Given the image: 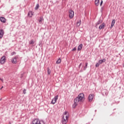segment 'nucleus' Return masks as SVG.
I'll return each mask as SVG.
<instances>
[{
  "mask_svg": "<svg viewBox=\"0 0 124 124\" xmlns=\"http://www.w3.org/2000/svg\"><path fill=\"white\" fill-rule=\"evenodd\" d=\"M85 101V95L83 93H80L78 97L74 99V103L73 107L75 108L78 105H79L81 103Z\"/></svg>",
  "mask_w": 124,
  "mask_h": 124,
  "instance_id": "1",
  "label": "nucleus"
},
{
  "mask_svg": "<svg viewBox=\"0 0 124 124\" xmlns=\"http://www.w3.org/2000/svg\"><path fill=\"white\" fill-rule=\"evenodd\" d=\"M68 118H69V113L67 111H65L63 114V117L62 118V124H67V122H68Z\"/></svg>",
  "mask_w": 124,
  "mask_h": 124,
  "instance_id": "2",
  "label": "nucleus"
},
{
  "mask_svg": "<svg viewBox=\"0 0 124 124\" xmlns=\"http://www.w3.org/2000/svg\"><path fill=\"white\" fill-rule=\"evenodd\" d=\"M32 124H45V123L44 121L36 119L32 121Z\"/></svg>",
  "mask_w": 124,
  "mask_h": 124,
  "instance_id": "3",
  "label": "nucleus"
},
{
  "mask_svg": "<svg viewBox=\"0 0 124 124\" xmlns=\"http://www.w3.org/2000/svg\"><path fill=\"white\" fill-rule=\"evenodd\" d=\"M69 17L70 19H72L74 17V11L72 10H69Z\"/></svg>",
  "mask_w": 124,
  "mask_h": 124,
  "instance_id": "4",
  "label": "nucleus"
},
{
  "mask_svg": "<svg viewBox=\"0 0 124 124\" xmlns=\"http://www.w3.org/2000/svg\"><path fill=\"white\" fill-rule=\"evenodd\" d=\"M6 57L5 56H3L0 60V63L1 64H3L4 63H5V62H6Z\"/></svg>",
  "mask_w": 124,
  "mask_h": 124,
  "instance_id": "5",
  "label": "nucleus"
},
{
  "mask_svg": "<svg viewBox=\"0 0 124 124\" xmlns=\"http://www.w3.org/2000/svg\"><path fill=\"white\" fill-rule=\"evenodd\" d=\"M18 59V56H16L15 57H14L11 60V62L12 63H17V59Z\"/></svg>",
  "mask_w": 124,
  "mask_h": 124,
  "instance_id": "6",
  "label": "nucleus"
},
{
  "mask_svg": "<svg viewBox=\"0 0 124 124\" xmlns=\"http://www.w3.org/2000/svg\"><path fill=\"white\" fill-rule=\"evenodd\" d=\"M58 97H59V96L57 95V96H55L54 98H53V99L51 101L52 104H55V103H56V102H57V100H58Z\"/></svg>",
  "mask_w": 124,
  "mask_h": 124,
  "instance_id": "7",
  "label": "nucleus"
},
{
  "mask_svg": "<svg viewBox=\"0 0 124 124\" xmlns=\"http://www.w3.org/2000/svg\"><path fill=\"white\" fill-rule=\"evenodd\" d=\"M93 96H94V95H93V94H90L88 97L89 101H90V102L93 101Z\"/></svg>",
  "mask_w": 124,
  "mask_h": 124,
  "instance_id": "8",
  "label": "nucleus"
},
{
  "mask_svg": "<svg viewBox=\"0 0 124 124\" xmlns=\"http://www.w3.org/2000/svg\"><path fill=\"white\" fill-rule=\"evenodd\" d=\"M3 34H4V31H3V30L1 29L0 30V38H2Z\"/></svg>",
  "mask_w": 124,
  "mask_h": 124,
  "instance_id": "9",
  "label": "nucleus"
},
{
  "mask_svg": "<svg viewBox=\"0 0 124 124\" xmlns=\"http://www.w3.org/2000/svg\"><path fill=\"white\" fill-rule=\"evenodd\" d=\"M0 21L2 22V23H5L6 22V19H5L4 18V17H0Z\"/></svg>",
  "mask_w": 124,
  "mask_h": 124,
  "instance_id": "10",
  "label": "nucleus"
},
{
  "mask_svg": "<svg viewBox=\"0 0 124 124\" xmlns=\"http://www.w3.org/2000/svg\"><path fill=\"white\" fill-rule=\"evenodd\" d=\"M105 27V23H103L99 27V30H102L103 29H104Z\"/></svg>",
  "mask_w": 124,
  "mask_h": 124,
  "instance_id": "11",
  "label": "nucleus"
},
{
  "mask_svg": "<svg viewBox=\"0 0 124 124\" xmlns=\"http://www.w3.org/2000/svg\"><path fill=\"white\" fill-rule=\"evenodd\" d=\"M106 62V59H104L103 60H99L98 63H99L100 64H101L102 63H103V62Z\"/></svg>",
  "mask_w": 124,
  "mask_h": 124,
  "instance_id": "12",
  "label": "nucleus"
},
{
  "mask_svg": "<svg viewBox=\"0 0 124 124\" xmlns=\"http://www.w3.org/2000/svg\"><path fill=\"white\" fill-rule=\"evenodd\" d=\"M82 48H83V44L79 45L78 48V51H81Z\"/></svg>",
  "mask_w": 124,
  "mask_h": 124,
  "instance_id": "13",
  "label": "nucleus"
},
{
  "mask_svg": "<svg viewBox=\"0 0 124 124\" xmlns=\"http://www.w3.org/2000/svg\"><path fill=\"white\" fill-rule=\"evenodd\" d=\"M99 2H100L99 0H95V4L96 6H98L99 5Z\"/></svg>",
  "mask_w": 124,
  "mask_h": 124,
  "instance_id": "14",
  "label": "nucleus"
},
{
  "mask_svg": "<svg viewBox=\"0 0 124 124\" xmlns=\"http://www.w3.org/2000/svg\"><path fill=\"white\" fill-rule=\"evenodd\" d=\"M115 19H113L112 21L111 25V27H110L111 29H112V28H113V27H114V25H115Z\"/></svg>",
  "mask_w": 124,
  "mask_h": 124,
  "instance_id": "15",
  "label": "nucleus"
},
{
  "mask_svg": "<svg viewBox=\"0 0 124 124\" xmlns=\"http://www.w3.org/2000/svg\"><path fill=\"white\" fill-rule=\"evenodd\" d=\"M44 20V19H43V17H40V19L39 20V23L40 24H41L42 23V21Z\"/></svg>",
  "mask_w": 124,
  "mask_h": 124,
  "instance_id": "16",
  "label": "nucleus"
},
{
  "mask_svg": "<svg viewBox=\"0 0 124 124\" xmlns=\"http://www.w3.org/2000/svg\"><path fill=\"white\" fill-rule=\"evenodd\" d=\"M61 62H62V59H61V58H59L58 61L56 62V63L57 64H59L60 63H61Z\"/></svg>",
  "mask_w": 124,
  "mask_h": 124,
  "instance_id": "17",
  "label": "nucleus"
},
{
  "mask_svg": "<svg viewBox=\"0 0 124 124\" xmlns=\"http://www.w3.org/2000/svg\"><path fill=\"white\" fill-rule=\"evenodd\" d=\"M102 23V22L100 20L98 21L96 25V28H97V26H98V25H100V24H101Z\"/></svg>",
  "mask_w": 124,
  "mask_h": 124,
  "instance_id": "18",
  "label": "nucleus"
},
{
  "mask_svg": "<svg viewBox=\"0 0 124 124\" xmlns=\"http://www.w3.org/2000/svg\"><path fill=\"white\" fill-rule=\"evenodd\" d=\"M80 25H81V20H80L79 21H78L77 23V27H79Z\"/></svg>",
  "mask_w": 124,
  "mask_h": 124,
  "instance_id": "19",
  "label": "nucleus"
},
{
  "mask_svg": "<svg viewBox=\"0 0 124 124\" xmlns=\"http://www.w3.org/2000/svg\"><path fill=\"white\" fill-rule=\"evenodd\" d=\"M88 67V62L85 63V66H84V70H86Z\"/></svg>",
  "mask_w": 124,
  "mask_h": 124,
  "instance_id": "20",
  "label": "nucleus"
},
{
  "mask_svg": "<svg viewBox=\"0 0 124 124\" xmlns=\"http://www.w3.org/2000/svg\"><path fill=\"white\" fill-rule=\"evenodd\" d=\"M28 17H31V11H30L28 14Z\"/></svg>",
  "mask_w": 124,
  "mask_h": 124,
  "instance_id": "21",
  "label": "nucleus"
},
{
  "mask_svg": "<svg viewBox=\"0 0 124 124\" xmlns=\"http://www.w3.org/2000/svg\"><path fill=\"white\" fill-rule=\"evenodd\" d=\"M47 74H48V75L51 74V70H50L49 68L47 69Z\"/></svg>",
  "mask_w": 124,
  "mask_h": 124,
  "instance_id": "22",
  "label": "nucleus"
},
{
  "mask_svg": "<svg viewBox=\"0 0 124 124\" xmlns=\"http://www.w3.org/2000/svg\"><path fill=\"white\" fill-rule=\"evenodd\" d=\"M39 8V5L37 4L36 7H35V10H37V9H38Z\"/></svg>",
  "mask_w": 124,
  "mask_h": 124,
  "instance_id": "23",
  "label": "nucleus"
},
{
  "mask_svg": "<svg viewBox=\"0 0 124 124\" xmlns=\"http://www.w3.org/2000/svg\"><path fill=\"white\" fill-rule=\"evenodd\" d=\"M100 65V64L99 63H96L95 66H96V67H98Z\"/></svg>",
  "mask_w": 124,
  "mask_h": 124,
  "instance_id": "24",
  "label": "nucleus"
},
{
  "mask_svg": "<svg viewBox=\"0 0 124 124\" xmlns=\"http://www.w3.org/2000/svg\"><path fill=\"white\" fill-rule=\"evenodd\" d=\"M14 55H16V52H15V51H14L11 53V56H14Z\"/></svg>",
  "mask_w": 124,
  "mask_h": 124,
  "instance_id": "25",
  "label": "nucleus"
},
{
  "mask_svg": "<svg viewBox=\"0 0 124 124\" xmlns=\"http://www.w3.org/2000/svg\"><path fill=\"white\" fill-rule=\"evenodd\" d=\"M26 91H27V90L24 89L23 92L24 94H26Z\"/></svg>",
  "mask_w": 124,
  "mask_h": 124,
  "instance_id": "26",
  "label": "nucleus"
},
{
  "mask_svg": "<svg viewBox=\"0 0 124 124\" xmlns=\"http://www.w3.org/2000/svg\"><path fill=\"white\" fill-rule=\"evenodd\" d=\"M102 3H103V0H101V2H100V6L102 5Z\"/></svg>",
  "mask_w": 124,
  "mask_h": 124,
  "instance_id": "27",
  "label": "nucleus"
},
{
  "mask_svg": "<svg viewBox=\"0 0 124 124\" xmlns=\"http://www.w3.org/2000/svg\"><path fill=\"white\" fill-rule=\"evenodd\" d=\"M76 50H77V49L76 48V47H74L72 51H76Z\"/></svg>",
  "mask_w": 124,
  "mask_h": 124,
  "instance_id": "28",
  "label": "nucleus"
},
{
  "mask_svg": "<svg viewBox=\"0 0 124 124\" xmlns=\"http://www.w3.org/2000/svg\"><path fill=\"white\" fill-rule=\"evenodd\" d=\"M81 66H82V63H80V64L79 65V68H80V67H81Z\"/></svg>",
  "mask_w": 124,
  "mask_h": 124,
  "instance_id": "29",
  "label": "nucleus"
},
{
  "mask_svg": "<svg viewBox=\"0 0 124 124\" xmlns=\"http://www.w3.org/2000/svg\"><path fill=\"white\" fill-rule=\"evenodd\" d=\"M0 80H1V82H2V83H3V80L2 79V78H0Z\"/></svg>",
  "mask_w": 124,
  "mask_h": 124,
  "instance_id": "30",
  "label": "nucleus"
},
{
  "mask_svg": "<svg viewBox=\"0 0 124 124\" xmlns=\"http://www.w3.org/2000/svg\"><path fill=\"white\" fill-rule=\"evenodd\" d=\"M3 86H2V87H1V88H0V90H2V89H3Z\"/></svg>",
  "mask_w": 124,
  "mask_h": 124,
  "instance_id": "31",
  "label": "nucleus"
},
{
  "mask_svg": "<svg viewBox=\"0 0 124 124\" xmlns=\"http://www.w3.org/2000/svg\"><path fill=\"white\" fill-rule=\"evenodd\" d=\"M30 44H31V41L30 42Z\"/></svg>",
  "mask_w": 124,
  "mask_h": 124,
  "instance_id": "32",
  "label": "nucleus"
},
{
  "mask_svg": "<svg viewBox=\"0 0 124 124\" xmlns=\"http://www.w3.org/2000/svg\"><path fill=\"white\" fill-rule=\"evenodd\" d=\"M31 43H32V44H33V42L32 41Z\"/></svg>",
  "mask_w": 124,
  "mask_h": 124,
  "instance_id": "33",
  "label": "nucleus"
}]
</instances>
